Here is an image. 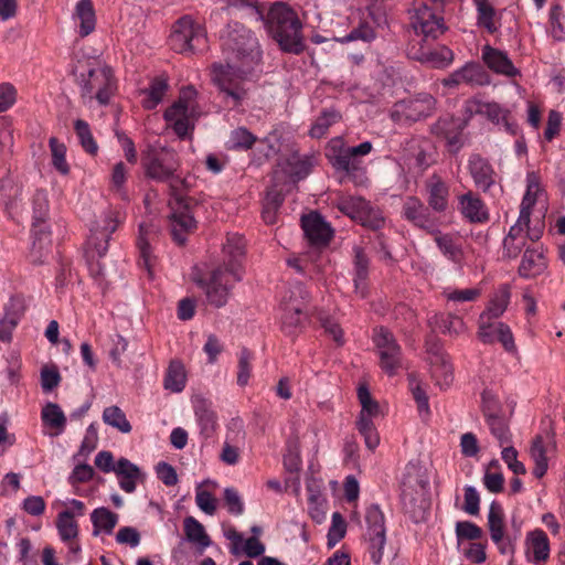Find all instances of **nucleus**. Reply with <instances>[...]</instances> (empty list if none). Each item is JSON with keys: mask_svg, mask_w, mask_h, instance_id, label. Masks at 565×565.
<instances>
[{"mask_svg": "<svg viewBox=\"0 0 565 565\" xmlns=\"http://www.w3.org/2000/svg\"><path fill=\"white\" fill-rule=\"evenodd\" d=\"M222 49L226 64L211 66V81L226 106L237 108L248 95L246 76L260 61L258 41L243 24L234 22L222 35Z\"/></svg>", "mask_w": 565, "mask_h": 565, "instance_id": "obj_1", "label": "nucleus"}, {"mask_svg": "<svg viewBox=\"0 0 565 565\" xmlns=\"http://www.w3.org/2000/svg\"><path fill=\"white\" fill-rule=\"evenodd\" d=\"M121 221L122 216L119 211L107 210L102 213L90 228V235L86 243V257L89 273L99 284L106 280V273L98 258L106 255L110 235Z\"/></svg>", "mask_w": 565, "mask_h": 565, "instance_id": "obj_2", "label": "nucleus"}, {"mask_svg": "<svg viewBox=\"0 0 565 565\" xmlns=\"http://www.w3.org/2000/svg\"><path fill=\"white\" fill-rule=\"evenodd\" d=\"M268 33L285 52L299 54L303 51L302 24L297 13L282 3L274 4L266 18Z\"/></svg>", "mask_w": 565, "mask_h": 565, "instance_id": "obj_3", "label": "nucleus"}, {"mask_svg": "<svg viewBox=\"0 0 565 565\" xmlns=\"http://www.w3.org/2000/svg\"><path fill=\"white\" fill-rule=\"evenodd\" d=\"M198 116L196 90L192 86L182 88L178 100L164 111L167 125L180 138L186 137L193 130Z\"/></svg>", "mask_w": 565, "mask_h": 565, "instance_id": "obj_4", "label": "nucleus"}, {"mask_svg": "<svg viewBox=\"0 0 565 565\" xmlns=\"http://www.w3.org/2000/svg\"><path fill=\"white\" fill-rule=\"evenodd\" d=\"M141 163L146 177L158 182L173 179L180 167L177 152L160 145L149 146L142 153Z\"/></svg>", "mask_w": 565, "mask_h": 565, "instance_id": "obj_5", "label": "nucleus"}, {"mask_svg": "<svg viewBox=\"0 0 565 565\" xmlns=\"http://www.w3.org/2000/svg\"><path fill=\"white\" fill-rule=\"evenodd\" d=\"M116 88L111 68L97 63L82 75V97L86 102L96 99L100 105L108 104Z\"/></svg>", "mask_w": 565, "mask_h": 565, "instance_id": "obj_6", "label": "nucleus"}, {"mask_svg": "<svg viewBox=\"0 0 565 565\" xmlns=\"http://www.w3.org/2000/svg\"><path fill=\"white\" fill-rule=\"evenodd\" d=\"M206 38L201 24L190 17L179 19L170 35V45L178 53H194L205 47Z\"/></svg>", "mask_w": 565, "mask_h": 565, "instance_id": "obj_7", "label": "nucleus"}, {"mask_svg": "<svg viewBox=\"0 0 565 565\" xmlns=\"http://www.w3.org/2000/svg\"><path fill=\"white\" fill-rule=\"evenodd\" d=\"M195 284L204 291L209 305L221 308L224 307L231 296V290L236 281L223 267L213 269L209 278L194 277Z\"/></svg>", "mask_w": 565, "mask_h": 565, "instance_id": "obj_8", "label": "nucleus"}, {"mask_svg": "<svg viewBox=\"0 0 565 565\" xmlns=\"http://www.w3.org/2000/svg\"><path fill=\"white\" fill-rule=\"evenodd\" d=\"M33 234L34 239L30 253L33 263H42L44 254L49 250L50 234L41 226L49 211L47 196L44 191H36L33 195Z\"/></svg>", "mask_w": 565, "mask_h": 565, "instance_id": "obj_9", "label": "nucleus"}, {"mask_svg": "<svg viewBox=\"0 0 565 565\" xmlns=\"http://www.w3.org/2000/svg\"><path fill=\"white\" fill-rule=\"evenodd\" d=\"M337 206L350 218L372 230H379L384 224L382 212L361 196H342Z\"/></svg>", "mask_w": 565, "mask_h": 565, "instance_id": "obj_10", "label": "nucleus"}, {"mask_svg": "<svg viewBox=\"0 0 565 565\" xmlns=\"http://www.w3.org/2000/svg\"><path fill=\"white\" fill-rule=\"evenodd\" d=\"M488 529L492 542L503 555H512L515 551V543L520 537V526L515 532L504 531V513L502 507L493 501L488 513Z\"/></svg>", "mask_w": 565, "mask_h": 565, "instance_id": "obj_11", "label": "nucleus"}, {"mask_svg": "<svg viewBox=\"0 0 565 565\" xmlns=\"http://www.w3.org/2000/svg\"><path fill=\"white\" fill-rule=\"evenodd\" d=\"M365 521L370 540L371 559L375 565H379L384 554L386 530L384 514L377 504H372L367 508Z\"/></svg>", "mask_w": 565, "mask_h": 565, "instance_id": "obj_12", "label": "nucleus"}, {"mask_svg": "<svg viewBox=\"0 0 565 565\" xmlns=\"http://www.w3.org/2000/svg\"><path fill=\"white\" fill-rule=\"evenodd\" d=\"M374 343L377 348L381 367L388 374L394 375L402 366V352L393 334L384 329L374 330Z\"/></svg>", "mask_w": 565, "mask_h": 565, "instance_id": "obj_13", "label": "nucleus"}, {"mask_svg": "<svg viewBox=\"0 0 565 565\" xmlns=\"http://www.w3.org/2000/svg\"><path fill=\"white\" fill-rule=\"evenodd\" d=\"M531 218L525 214L519 215L515 224L510 227L509 233L503 239V256L507 258H516L526 246L527 239L534 242L541 236L539 231L530 232Z\"/></svg>", "mask_w": 565, "mask_h": 565, "instance_id": "obj_14", "label": "nucleus"}, {"mask_svg": "<svg viewBox=\"0 0 565 565\" xmlns=\"http://www.w3.org/2000/svg\"><path fill=\"white\" fill-rule=\"evenodd\" d=\"M411 25L417 35L426 40H435L446 30L443 18L424 4L412 11Z\"/></svg>", "mask_w": 565, "mask_h": 565, "instance_id": "obj_15", "label": "nucleus"}, {"mask_svg": "<svg viewBox=\"0 0 565 565\" xmlns=\"http://www.w3.org/2000/svg\"><path fill=\"white\" fill-rule=\"evenodd\" d=\"M245 255V241L238 234H230L223 245V267L234 281H239L243 277V260Z\"/></svg>", "mask_w": 565, "mask_h": 565, "instance_id": "obj_16", "label": "nucleus"}, {"mask_svg": "<svg viewBox=\"0 0 565 565\" xmlns=\"http://www.w3.org/2000/svg\"><path fill=\"white\" fill-rule=\"evenodd\" d=\"M465 109L470 116L481 115L495 125L502 124L510 134H515L516 131V125L510 120V110L495 102L470 99L466 103Z\"/></svg>", "mask_w": 565, "mask_h": 565, "instance_id": "obj_17", "label": "nucleus"}, {"mask_svg": "<svg viewBox=\"0 0 565 565\" xmlns=\"http://www.w3.org/2000/svg\"><path fill=\"white\" fill-rule=\"evenodd\" d=\"M556 452V441L554 434L545 431L544 434L536 435L530 447V457L534 462L533 475L536 478L545 476L548 469V460Z\"/></svg>", "mask_w": 565, "mask_h": 565, "instance_id": "obj_18", "label": "nucleus"}, {"mask_svg": "<svg viewBox=\"0 0 565 565\" xmlns=\"http://www.w3.org/2000/svg\"><path fill=\"white\" fill-rule=\"evenodd\" d=\"M431 377L441 390L454 382V369L446 352L437 344L427 349Z\"/></svg>", "mask_w": 565, "mask_h": 565, "instance_id": "obj_19", "label": "nucleus"}, {"mask_svg": "<svg viewBox=\"0 0 565 565\" xmlns=\"http://www.w3.org/2000/svg\"><path fill=\"white\" fill-rule=\"evenodd\" d=\"M402 214L405 220L414 226L426 231L427 233L437 232L436 218L431 215L429 209L416 196L406 198Z\"/></svg>", "mask_w": 565, "mask_h": 565, "instance_id": "obj_20", "label": "nucleus"}, {"mask_svg": "<svg viewBox=\"0 0 565 565\" xmlns=\"http://www.w3.org/2000/svg\"><path fill=\"white\" fill-rule=\"evenodd\" d=\"M55 524L61 541L68 547V553L77 557L82 548L77 542L79 530L78 523L74 519V513L70 510L61 511L57 514Z\"/></svg>", "mask_w": 565, "mask_h": 565, "instance_id": "obj_21", "label": "nucleus"}, {"mask_svg": "<svg viewBox=\"0 0 565 565\" xmlns=\"http://www.w3.org/2000/svg\"><path fill=\"white\" fill-rule=\"evenodd\" d=\"M302 230L310 244L324 246L332 237L330 225L318 213H310L301 220Z\"/></svg>", "mask_w": 565, "mask_h": 565, "instance_id": "obj_22", "label": "nucleus"}, {"mask_svg": "<svg viewBox=\"0 0 565 565\" xmlns=\"http://www.w3.org/2000/svg\"><path fill=\"white\" fill-rule=\"evenodd\" d=\"M457 200L460 214L470 223H486L489 220L486 204L472 191L459 195Z\"/></svg>", "mask_w": 565, "mask_h": 565, "instance_id": "obj_23", "label": "nucleus"}, {"mask_svg": "<svg viewBox=\"0 0 565 565\" xmlns=\"http://www.w3.org/2000/svg\"><path fill=\"white\" fill-rule=\"evenodd\" d=\"M525 555L530 563L543 565L550 557V542L546 533L536 529L526 534Z\"/></svg>", "mask_w": 565, "mask_h": 565, "instance_id": "obj_24", "label": "nucleus"}, {"mask_svg": "<svg viewBox=\"0 0 565 565\" xmlns=\"http://www.w3.org/2000/svg\"><path fill=\"white\" fill-rule=\"evenodd\" d=\"M468 170L476 188L487 192L495 183V171L491 163L480 154H472L468 161Z\"/></svg>", "mask_w": 565, "mask_h": 565, "instance_id": "obj_25", "label": "nucleus"}, {"mask_svg": "<svg viewBox=\"0 0 565 565\" xmlns=\"http://www.w3.org/2000/svg\"><path fill=\"white\" fill-rule=\"evenodd\" d=\"M327 156L337 170L351 174L360 169V160L351 152L349 147L343 146L341 139L331 141Z\"/></svg>", "mask_w": 565, "mask_h": 565, "instance_id": "obj_26", "label": "nucleus"}, {"mask_svg": "<svg viewBox=\"0 0 565 565\" xmlns=\"http://www.w3.org/2000/svg\"><path fill=\"white\" fill-rule=\"evenodd\" d=\"M482 60L484 64L494 73L507 76L515 77L520 75L508 54L503 51L494 49L490 45H484L482 49Z\"/></svg>", "mask_w": 565, "mask_h": 565, "instance_id": "obj_27", "label": "nucleus"}, {"mask_svg": "<svg viewBox=\"0 0 565 565\" xmlns=\"http://www.w3.org/2000/svg\"><path fill=\"white\" fill-rule=\"evenodd\" d=\"M489 83V78L484 70L476 63H467L461 68L451 73L447 78L444 79L446 86L455 85H486Z\"/></svg>", "mask_w": 565, "mask_h": 565, "instance_id": "obj_28", "label": "nucleus"}, {"mask_svg": "<svg viewBox=\"0 0 565 565\" xmlns=\"http://www.w3.org/2000/svg\"><path fill=\"white\" fill-rule=\"evenodd\" d=\"M427 203L436 213H445L449 207V186L437 174L431 175L426 182Z\"/></svg>", "mask_w": 565, "mask_h": 565, "instance_id": "obj_29", "label": "nucleus"}, {"mask_svg": "<svg viewBox=\"0 0 565 565\" xmlns=\"http://www.w3.org/2000/svg\"><path fill=\"white\" fill-rule=\"evenodd\" d=\"M118 477L119 487L127 493H132L137 483L143 479L140 468L126 458H120L114 471Z\"/></svg>", "mask_w": 565, "mask_h": 565, "instance_id": "obj_30", "label": "nucleus"}, {"mask_svg": "<svg viewBox=\"0 0 565 565\" xmlns=\"http://www.w3.org/2000/svg\"><path fill=\"white\" fill-rule=\"evenodd\" d=\"M547 269V259L542 249L526 248L521 264L519 274L523 278H535Z\"/></svg>", "mask_w": 565, "mask_h": 565, "instance_id": "obj_31", "label": "nucleus"}, {"mask_svg": "<svg viewBox=\"0 0 565 565\" xmlns=\"http://www.w3.org/2000/svg\"><path fill=\"white\" fill-rule=\"evenodd\" d=\"M73 21L79 36L85 38L96 28L95 9L90 0H79L73 13Z\"/></svg>", "mask_w": 565, "mask_h": 565, "instance_id": "obj_32", "label": "nucleus"}, {"mask_svg": "<svg viewBox=\"0 0 565 565\" xmlns=\"http://www.w3.org/2000/svg\"><path fill=\"white\" fill-rule=\"evenodd\" d=\"M43 426L49 428L45 435L50 437L60 436L66 427V416L56 403H46L41 411Z\"/></svg>", "mask_w": 565, "mask_h": 565, "instance_id": "obj_33", "label": "nucleus"}, {"mask_svg": "<svg viewBox=\"0 0 565 565\" xmlns=\"http://www.w3.org/2000/svg\"><path fill=\"white\" fill-rule=\"evenodd\" d=\"M305 302L298 301L297 299H290L282 305V328L284 330L292 334L302 324V321L307 317L305 312Z\"/></svg>", "mask_w": 565, "mask_h": 565, "instance_id": "obj_34", "label": "nucleus"}, {"mask_svg": "<svg viewBox=\"0 0 565 565\" xmlns=\"http://www.w3.org/2000/svg\"><path fill=\"white\" fill-rule=\"evenodd\" d=\"M194 414L200 427L201 436L204 439L211 438L214 435L217 426L214 411L206 403V401L198 399L194 402Z\"/></svg>", "mask_w": 565, "mask_h": 565, "instance_id": "obj_35", "label": "nucleus"}, {"mask_svg": "<svg viewBox=\"0 0 565 565\" xmlns=\"http://www.w3.org/2000/svg\"><path fill=\"white\" fill-rule=\"evenodd\" d=\"M152 233V228L150 226L140 225L139 236L137 241L138 249H139V266L145 268L148 273V276L151 278L153 276V267L156 264V257L152 255L150 243L148 241V235Z\"/></svg>", "mask_w": 565, "mask_h": 565, "instance_id": "obj_36", "label": "nucleus"}, {"mask_svg": "<svg viewBox=\"0 0 565 565\" xmlns=\"http://www.w3.org/2000/svg\"><path fill=\"white\" fill-rule=\"evenodd\" d=\"M183 524L186 540L195 544L201 553L211 545L212 542L204 526L196 519L186 516Z\"/></svg>", "mask_w": 565, "mask_h": 565, "instance_id": "obj_37", "label": "nucleus"}, {"mask_svg": "<svg viewBox=\"0 0 565 565\" xmlns=\"http://www.w3.org/2000/svg\"><path fill=\"white\" fill-rule=\"evenodd\" d=\"M473 3L477 9L478 25L491 34L497 32L499 28L497 12L489 0H473Z\"/></svg>", "mask_w": 565, "mask_h": 565, "instance_id": "obj_38", "label": "nucleus"}, {"mask_svg": "<svg viewBox=\"0 0 565 565\" xmlns=\"http://www.w3.org/2000/svg\"><path fill=\"white\" fill-rule=\"evenodd\" d=\"M541 192L542 189L539 175L535 172H529L526 174V191L521 202L519 215L525 214L531 218V209L535 204Z\"/></svg>", "mask_w": 565, "mask_h": 565, "instance_id": "obj_39", "label": "nucleus"}, {"mask_svg": "<svg viewBox=\"0 0 565 565\" xmlns=\"http://www.w3.org/2000/svg\"><path fill=\"white\" fill-rule=\"evenodd\" d=\"M510 297V288L507 285H502L494 291L487 309L481 315H486L489 319L499 318L507 310Z\"/></svg>", "mask_w": 565, "mask_h": 565, "instance_id": "obj_40", "label": "nucleus"}, {"mask_svg": "<svg viewBox=\"0 0 565 565\" xmlns=\"http://www.w3.org/2000/svg\"><path fill=\"white\" fill-rule=\"evenodd\" d=\"M414 58L419 60L423 63H427L433 67L441 68L448 66L452 62L454 54L448 47L440 46L433 51H422L420 53L415 54Z\"/></svg>", "mask_w": 565, "mask_h": 565, "instance_id": "obj_41", "label": "nucleus"}, {"mask_svg": "<svg viewBox=\"0 0 565 565\" xmlns=\"http://www.w3.org/2000/svg\"><path fill=\"white\" fill-rule=\"evenodd\" d=\"M369 258L360 247L354 248V287L355 291L364 297L366 294L365 280L367 278Z\"/></svg>", "mask_w": 565, "mask_h": 565, "instance_id": "obj_42", "label": "nucleus"}, {"mask_svg": "<svg viewBox=\"0 0 565 565\" xmlns=\"http://www.w3.org/2000/svg\"><path fill=\"white\" fill-rule=\"evenodd\" d=\"M435 235V243L441 254L452 263H460L462 259V249L456 239L449 234H441L438 230Z\"/></svg>", "mask_w": 565, "mask_h": 565, "instance_id": "obj_43", "label": "nucleus"}, {"mask_svg": "<svg viewBox=\"0 0 565 565\" xmlns=\"http://www.w3.org/2000/svg\"><path fill=\"white\" fill-rule=\"evenodd\" d=\"M90 520L95 535L100 531L110 534L118 522V515L106 508H98L92 512Z\"/></svg>", "mask_w": 565, "mask_h": 565, "instance_id": "obj_44", "label": "nucleus"}, {"mask_svg": "<svg viewBox=\"0 0 565 565\" xmlns=\"http://www.w3.org/2000/svg\"><path fill=\"white\" fill-rule=\"evenodd\" d=\"M358 398L361 404V412L358 420L366 419L373 422L374 418L380 416V405L375 399H373L366 386L361 385L358 388Z\"/></svg>", "mask_w": 565, "mask_h": 565, "instance_id": "obj_45", "label": "nucleus"}, {"mask_svg": "<svg viewBox=\"0 0 565 565\" xmlns=\"http://www.w3.org/2000/svg\"><path fill=\"white\" fill-rule=\"evenodd\" d=\"M103 422L122 434H129L132 429L125 413L116 405L108 406L103 412Z\"/></svg>", "mask_w": 565, "mask_h": 565, "instance_id": "obj_46", "label": "nucleus"}, {"mask_svg": "<svg viewBox=\"0 0 565 565\" xmlns=\"http://www.w3.org/2000/svg\"><path fill=\"white\" fill-rule=\"evenodd\" d=\"M486 420L491 434L498 439L500 446L511 444V433L507 422L487 408Z\"/></svg>", "mask_w": 565, "mask_h": 565, "instance_id": "obj_47", "label": "nucleus"}, {"mask_svg": "<svg viewBox=\"0 0 565 565\" xmlns=\"http://www.w3.org/2000/svg\"><path fill=\"white\" fill-rule=\"evenodd\" d=\"M186 376L184 367L179 362H171L164 377V388L180 393L185 387Z\"/></svg>", "mask_w": 565, "mask_h": 565, "instance_id": "obj_48", "label": "nucleus"}, {"mask_svg": "<svg viewBox=\"0 0 565 565\" xmlns=\"http://www.w3.org/2000/svg\"><path fill=\"white\" fill-rule=\"evenodd\" d=\"M195 227V220L188 211L174 213L171 218V228L174 239L182 244L184 237L182 233L192 231Z\"/></svg>", "mask_w": 565, "mask_h": 565, "instance_id": "obj_49", "label": "nucleus"}, {"mask_svg": "<svg viewBox=\"0 0 565 565\" xmlns=\"http://www.w3.org/2000/svg\"><path fill=\"white\" fill-rule=\"evenodd\" d=\"M49 147L54 169L63 175L68 174L70 164L66 161V146L57 138L51 137L49 140Z\"/></svg>", "mask_w": 565, "mask_h": 565, "instance_id": "obj_50", "label": "nucleus"}, {"mask_svg": "<svg viewBox=\"0 0 565 565\" xmlns=\"http://www.w3.org/2000/svg\"><path fill=\"white\" fill-rule=\"evenodd\" d=\"M168 89V83L166 79L158 77L154 78L149 88L145 92L146 97L142 100V105L147 109H153L162 100Z\"/></svg>", "mask_w": 565, "mask_h": 565, "instance_id": "obj_51", "label": "nucleus"}, {"mask_svg": "<svg viewBox=\"0 0 565 565\" xmlns=\"http://www.w3.org/2000/svg\"><path fill=\"white\" fill-rule=\"evenodd\" d=\"M434 106L435 99L430 95H424L423 97L413 99L408 103L406 117L413 120L426 117L433 111Z\"/></svg>", "mask_w": 565, "mask_h": 565, "instance_id": "obj_52", "label": "nucleus"}, {"mask_svg": "<svg viewBox=\"0 0 565 565\" xmlns=\"http://www.w3.org/2000/svg\"><path fill=\"white\" fill-rule=\"evenodd\" d=\"M340 115L334 110H324L313 122L310 129V136L312 138H322L328 129L339 121Z\"/></svg>", "mask_w": 565, "mask_h": 565, "instance_id": "obj_53", "label": "nucleus"}, {"mask_svg": "<svg viewBox=\"0 0 565 565\" xmlns=\"http://www.w3.org/2000/svg\"><path fill=\"white\" fill-rule=\"evenodd\" d=\"M74 128L84 150L89 154H96L98 146L90 132L89 125L85 120L77 119Z\"/></svg>", "mask_w": 565, "mask_h": 565, "instance_id": "obj_54", "label": "nucleus"}, {"mask_svg": "<svg viewBox=\"0 0 565 565\" xmlns=\"http://www.w3.org/2000/svg\"><path fill=\"white\" fill-rule=\"evenodd\" d=\"M408 382H409V390L412 392V395L417 403L418 412L424 415H429L430 411H429L428 396H427L425 390L422 387L420 382L413 374L409 375Z\"/></svg>", "mask_w": 565, "mask_h": 565, "instance_id": "obj_55", "label": "nucleus"}, {"mask_svg": "<svg viewBox=\"0 0 565 565\" xmlns=\"http://www.w3.org/2000/svg\"><path fill=\"white\" fill-rule=\"evenodd\" d=\"M356 428L369 449L373 450L380 445V436L372 420H358Z\"/></svg>", "mask_w": 565, "mask_h": 565, "instance_id": "obj_56", "label": "nucleus"}, {"mask_svg": "<svg viewBox=\"0 0 565 565\" xmlns=\"http://www.w3.org/2000/svg\"><path fill=\"white\" fill-rule=\"evenodd\" d=\"M256 138L245 128H237L231 132L228 143L234 149H249L254 145Z\"/></svg>", "mask_w": 565, "mask_h": 565, "instance_id": "obj_57", "label": "nucleus"}, {"mask_svg": "<svg viewBox=\"0 0 565 565\" xmlns=\"http://www.w3.org/2000/svg\"><path fill=\"white\" fill-rule=\"evenodd\" d=\"M375 39V32L373 28H371L369 24L363 23L360 24L358 28H354L349 34L337 38L335 40L340 43H349L352 41H363V42H371Z\"/></svg>", "mask_w": 565, "mask_h": 565, "instance_id": "obj_58", "label": "nucleus"}, {"mask_svg": "<svg viewBox=\"0 0 565 565\" xmlns=\"http://www.w3.org/2000/svg\"><path fill=\"white\" fill-rule=\"evenodd\" d=\"M252 359H253V355L248 350L243 349L241 351L239 358H238V365H237V367H238L237 384L239 386H245L248 383V380H249L250 373H252V365H250Z\"/></svg>", "mask_w": 565, "mask_h": 565, "instance_id": "obj_59", "label": "nucleus"}, {"mask_svg": "<svg viewBox=\"0 0 565 565\" xmlns=\"http://www.w3.org/2000/svg\"><path fill=\"white\" fill-rule=\"evenodd\" d=\"M318 319L320 320L324 332L332 337L334 342H337L339 345L344 343L343 331L337 321H334L331 317L327 316L322 311L318 312Z\"/></svg>", "mask_w": 565, "mask_h": 565, "instance_id": "obj_60", "label": "nucleus"}, {"mask_svg": "<svg viewBox=\"0 0 565 565\" xmlns=\"http://www.w3.org/2000/svg\"><path fill=\"white\" fill-rule=\"evenodd\" d=\"M25 311V300L20 296H13L4 307L3 317L11 320V323H18Z\"/></svg>", "mask_w": 565, "mask_h": 565, "instance_id": "obj_61", "label": "nucleus"}, {"mask_svg": "<svg viewBox=\"0 0 565 565\" xmlns=\"http://www.w3.org/2000/svg\"><path fill=\"white\" fill-rule=\"evenodd\" d=\"M491 320L486 315H480L478 337L483 343H492L498 338V332H495L497 323H493Z\"/></svg>", "mask_w": 565, "mask_h": 565, "instance_id": "obj_62", "label": "nucleus"}, {"mask_svg": "<svg viewBox=\"0 0 565 565\" xmlns=\"http://www.w3.org/2000/svg\"><path fill=\"white\" fill-rule=\"evenodd\" d=\"M456 535L458 540H478L482 530L470 521H460L456 523Z\"/></svg>", "mask_w": 565, "mask_h": 565, "instance_id": "obj_63", "label": "nucleus"}, {"mask_svg": "<svg viewBox=\"0 0 565 565\" xmlns=\"http://www.w3.org/2000/svg\"><path fill=\"white\" fill-rule=\"evenodd\" d=\"M224 501L231 514H243L244 503L237 490H235L234 488H226L224 490Z\"/></svg>", "mask_w": 565, "mask_h": 565, "instance_id": "obj_64", "label": "nucleus"}]
</instances>
